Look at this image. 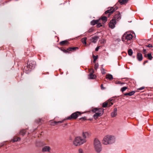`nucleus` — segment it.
<instances>
[{
	"label": "nucleus",
	"mask_w": 153,
	"mask_h": 153,
	"mask_svg": "<svg viewBox=\"0 0 153 153\" xmlns=\"http://www.w3.org/2000/svg\"><path fill=\"white\" fill-rule=\"evenodd\" d=\"M115 141V138L114 136L108 135L105 136L102 140V143L104 145H107L114 143Z\"/></svg>",
	"instance_id": "f257e3e1"
},
{
	"label": "nucleus",
	"mask_w": 153,
	"mask_h": 153,
	"mask_svg": "<svg viewBox=\"0 0 153 153\" xmlns=\"http://www.w3.org/2000/svg\"><path fill=\"white\" fill-rule=\"evenodd\" d=\"M133 35L129 33H126L122 36V40L128 45L131 43L133 38Z\"/></svg>",
	"instance_id": "f03ea898"
},
{
	"label": "nucleus",
	"mask_w": 153,
	"mask_h": 153,
	"mask_svg": "<svg viewBox=\"0 0 153 153\" xmlns=\"http://www.w3.org/2000/svg\"><path fill=\"white\" fill-rule=\"evenodd\" d=\"M85 143V140L80 136L76 137L73 141V144L75 146H80Z\"/></svg>",
	"instance_id": "7ed1b4c3"
},
{
	"label": "nucleus",
	"mask_w": 153,
	"mask_h": 153,
	"mask_svg": "<svg viewBox=\"0 0 153 153\" xmlns=\"http://www.w3.org/2000/svg\"><path fill=\"white\" fill-rule=\"evenodd\" d=\"M95 149L97 152H100L102 150L101 144L100 141L97 139H95L94 141Z\"/></svg>",
	"instance_id": "20e7f679"
},
{
	"label": "nucleus",
	"mask_w": 153,
	"mask_h": 153,
	"mask_svg": "<svg viewBox=\"0 0 153 153\" xmlns=\"http://www.w3.org/2000/svg\"><path fill=\"white\" fill-rule=\"evenodd\" d=\"M93 111L95 113L94 115V119H97L98 117L101 116L103 113L104 109L102 108L97 109L95 108L93 110Z\"/></svg>",
	"instance_id": "39448f33"
},
{
	"label": "nucleus",
	"mask_w": 153,
	"mask_h": 153,
	"mask_svg": "<svg viewBox=\"0 0 153 153\" xmlns=\"http://www.w3.org/2000/svg\"><path fill=\"white\" fill-rule=\"evenodd\" d=\"M35 66V62L32 61H29L27 63L26 66L25 67V70L26 71V73H28L32 69L34 68Z\"/></svg>",
	"instance_id": "423d86ee"
},
{
	"label": "nucleus",
	"mask_w": 153,
	"mask_h": 153,
	"mask_svg": "<svg viewBox=\"0 0 153 153\" xmlns=\"http://www.w3.org/2000/svg\"><path fill=\"white\" fill-rule=\"evenodd\" d=\"M91 135V133L88 131H83L82 132V139L85 140V142L86 143L87 140L86 139L89 138Z\"/></svg>",
	"instance_id": "0eeeda50"
},
{
	"label": "nucleus",
	"mask_w": 153,
	"mask_h": 153,
	"mask_svg": "<svg viewBox=\"0 0 153 153\" xmlns=\"http://www.w3.org/2000/svg\"><path fill=\"white\" fill-rule=\"evenodd\" d=\"M81 114V113L79 111H76L72 114L71 115L68 117L67 119L68 120H71L72 119H75L76 118L78 117Z\"/></svg>",
	"instance_id": "6e6552de"
},
{
	"label": "nucleus",
	"mask_w": 153,
	"mask_h": 153,
	"mask_svg": "<svg viewBox=\"0 0 153 153\" xmlns=\"http://www.w3.org/2000/svg\"><path fill=\"white\" fill-rule=\"evenodd\" d=\"M90 73L88 76V78L90 79H94L96 77V76L93 74L94 71L93 69H91L89 71Z\"/></svg>",
	"instance_id": "1a4fd4ad"
},
{
	"label": "nucleus",
	"mask_w": 153,
	"mask_h": 153,
	"mask_svg": "<svg viewBox=\"0 0 153 153\" xmlns=\"http://www.w3.org/2000/svg\"><path fill=\"white\" fill-rule=\"evenodd\" d=\"M117 9V8L115 9V8H114L113 7H111L110 9L106 11L105 13V14L109 13L108 16H109L113 12H114L115 11H116Z\"/></svg>",
	"instance_id": "9d476101"
},
{
	"label": "nucleus",
	"mask_w": 153,
	"mask_h": 153,
	"mask_svg": "<svg viewBox=\"0 0 153 153\" xmlns=\"http://www.w3.org/2000/svg\"><path fill=\"white\" fill-rule=\"evenodd\" d=\"M116 24V22L114 19H112L109 24V27L112 28H114L115 27Z\"/></svg>",
	"instance_id": "9b49d317"
},
{
	"label": "nucleus",
	"mask_w": 153,
	"mask_h": 153,
	"mask_svg": "<svg viewBox=\"0 0 153 153\" xmlns=\"http://www.w3.org/2000/svg\"><path fill=\"white\" fill-rule=\"evenodd\" d=\"M51 148L48 146H45L42 149V151L43 152H51Z\"/></svg>",
	"instance_id": "f8f14e48"
},
{
	"label": "nucleus",
	"mask_w": 153,
	"mask_h": 153,
	"mask_svg": "<svg viewBox=\"0 0 153 153\" xmlns=\"http://www.w3.org/2000/svg\"><path fill=\"white\" fill-rule=\"evenodd\" d=\"M64 120L60 121H56L53 120H51L50 121V125L52 126H54L57 123H63Z\"/></svg>",
	"instance_id": "ddd939ff"
},
{
	"label": "nucleus",
	"mask_w": 153,
	"mask_h": 153,
	"mask_svg": "<svg viewBox=\"0 0 153 153\" xmlns=\"http://www.w3.org/2000/svg\"><path fill=\"white\" fill-rule=\"evenodd\" d=\"M121 19V14L119 12L115 14L114 16V19L115 21L116 20L117 21H119Z\"/></svg>",
	"instance_id": "4468645a"
},
{
	"label": "nucleus",
	"mask_w": 153,
	"mask_h": 153,
	"mask_svg": "<svg viewBox=\"0 0 153 153\" xmlns=\"http://www.w3.org/2000/svg\"><path fill=\"white\" fill-rule=\"evenodd\" d=\"M117 108H116L114 109V111L111 113V117H114L117 116Z\"/></svg>",
	"instance_id": "2eb2a0df"
},
{
	"label": "nucleus",
	"mask_w": 153,
	"mask_h": 153,
	"mask_svg": "<svg viewBox=\"0 0 153 153\" xmlns=\"http://www.w3.org/2000/svg\"><path fill=\"white\" fill-rule=\"evenodd\" d=\"M137 58L139 61H142L143 59L142 54L140 53H137Z\"/></svg>",
	"instance_id": "dca6fc26"
},
{
	"label": "nucleus",
	"mask_w": 153,
	"mask_h": 153,
	"mask_svg": "<svg viewBox=\"0 0 153 153\" xmlns=\"http://www.w3.org/2000/svg\"><path fill=\"white\" fill-rule=\"evenodd\" d=\"M99 39L98 36H94L92 37L91 39V41L92 42L95 43Z\"/></svg>",
	"instance_id": "f3484780"
},
{
	"label": "nucleus",
	"mask_w": 153,
	"mask_h": 153,
	"mask_svg": "<svg viewBox=\"0 0 153 153\" xmlns=\"http://www.w3.org/2000/svg\"><path fill=\"white\" fill-rule=\"evenodd\" d=\"M100 19L97 20H93L91 22V25H94L96 24H97V23H98L99 22H100Z\"/></svg>",
	"instance_id": "a211bd4d"
},
{
	"label": "nucleus",
	"mask_w": 153,
	"mask_h": 153,
	"mask_svg": "<svg viewBox=\"0 0 153 153\" xmlns=\"http://www.w3.org/2000/svg\"><path fill=\"white\" fill-rule=\"evenodd\" d=\"M100 19H101L100 22H102V23L103 24L106 22L107 21V17L106 16H103Z\"/></svg>",
	"instance_id": "6ab92c4d"
},
{
	"label": "nucleus",
	"mask_w": 153,
	"mask_h": 153,
	"mask_svg": "<svg viewBox=\"0 0 153 153\" xmlns=\"http://www.w3.org/2000/svg\"><path fill=\"white\" fill-rule=\"evenodd\" d=\"M106 79L111 80L113 79L112 76L110 74H107L106 76Z\"/></svg>",
	"instance_id": "aec40b11"
},
{
	"label": "nucleus",
	"mask_w": 153,
	"mask_h": 153,
	"mask_svg": "<svg viewBox=\"0 0 153 153\" xmlns=\"http://www.w3.org/2000/svg\"><path fill=\"white\" fill-rule=\"evenodd\" d=\"M135 93V91H132L128 93H126L124 94L125 96H131L133 95Z\"/></svg>",
	"instance_id": "412c9836"
},
{
	"label": "nucleus",
	"mask_w": 153,
	"mask_h": 153,
	"mask_svg": "<svg viewBox=\"0 0 153 153\" xmlns=\"http://www.w3.org/2000/svg\"><path fill=\"white\" fill-rule=\"evenodd\" d=\"M78 49V48L77 47H74L73 48H69L67 49L68 51H72L76 50V49Z\"/></svg>",
	"instance_id": "4be33fe9"
},
{
	"label": "nucleus",
	"mask_w": 153,
	"mask_h": 153,
	"mask_svg": "<svg viewBox=\"0 0 153 153\" xmlns=\"http://www.w3.org/2000/svg\"><path fill=\"white\" fill-rule=\"evenodd\" d=\"M68 43V42L66 40L62 41L60 42L61 45L63 46Z\"/></svg>",
	"instance_id": "5701e85b"
},
{
	"label": "nucleus",
	"mask_w": 153,
	"mask_h": 153,
	"mask_svg": "<svg viewBox=\"0 0 153 153\" xmlns=\"http://www.w3.org/2000/svg\"><path fill=\"white\" fill-rule=\"evenodd\" d=\"M128 0H120L119 1V2L121 4H123L126 3Z\"/></svg>",
	"instance_id": "b1692460"
},
{
	"label": "nucleus",
	"mask_w": 153,
	"mask_h": 153,
	"mask_svg": "<svg viewBox=\"0 0 153 153\" xmlns=\"http://www.w3.org/2000/svg\"><path fill=\"white\" fill-rule=\"evenodd\" d=\"M20 140V138L19 137H14L13 140H11L12 141H13V142H16L19 140Z\"/></svg>",
	"instance_id": "393cba45"
},
{
	"label": "nucleus",
	"mask_w": 153,
	"mask_h": 153,
	"mask_svg": "<svg viewBox=\"0 0 153 153\" xmlns=\"http://www.w3.org/2000/svg\"><path fill=\"white\" fill-rule=\"evenodd\" d=\"M86 40L87 38L86 37H84L82 38L81 39L82 42L83 44L86 45Z\"/></svg>",
	"instance_id": "a878e982"
},
{
	"label": "nucleus",
	"mask_w": 153,
	"mask_h": 153,
	"mask_svg": "<svg viewBox=\"0 0 153 153\" xmlns=\"http://www.w3.org/2000/svg\"><path fill=\"white\" fill-rule=\"evenodd\" d=\"M147 57L149 59L151 60L152 59V56L151 54V53H148V54H147ZM145 56H146V54L145 55Z\"/></svg>",
	"instance_id": "bb28decb"
},
{
	"label": "nucleus",
	"mask_w": 153,
	"mask_h": 153,
	"mask_svg": "<svg viewBox=\"0 0 153 153\" xmlns=\"http://www.w3.org/2000/svg\"><path fill=\"white\" fill-rule=\"evenodd\" d=\"M25 130H22L20 131V134L23 136L25 134Z\"/></svg>",
	"instance_id": "cd10ccee"
},
{
	"label": "nucleus",
	"mask_w": 153,
	"mask_h": 153,
	"mask_svg": "<svg viewBox=\"0 0 153 153\" xmlns=\"http://www.w3.org/2000/svg\"><path fill=\"white\" fill-rule=\"evenodd\" d=\"M108 105V102H105L102 104V107L103 108H106Z\"/></svg>",
	"instance_id": "c85d7f7f"
},
{
	"label": "nucleus",
	"mask_w": 153,
	"mask_h": 153,
	"mask_svg": "<svg viewBox=\"0 0 153 153\" xmlns=\"http://www.w3.org/2000/svg\"><path fill=\"white\" fill-rule=\"evenodd\" d=\"M128 54L129 55L131 56L133 54V51L131 49H129L128 51Z\"/></svg>",
	"instance_id": "c756f323"
},
{
	"label": "nucleus",
	"mask_w": 153,
	"mask_h": 153,
	"mask_svg": "<svg viewBox=\"0 0 153 153\" xmlns=\"http://www.w3.org/2000/svg\"><path fill=\"white\" fill-rule=\"evenodd\" d=\"M127 89V87H123V88H122L121 89V91H122V92H124L125 91L126 89Z\"/></svg>",
	"instance_id": "7c9ffc66"
},
{
	"label": "nucleus",
	"mask_w": 153,
	"mask_h": 153,
	"mask_svg": "<svg viewBox=\"0 0 153 153\" xmlns=\"http://www.w3.org/2000/svg\"><path fill=\"white\" fill-rule=\"evenodd\" d=\"M101 71L102 73V74H104L106 73L105 70L103 68H102L101 69Z\"/></svg>",
	"instance_id": "2f4dec72"
},
{
	"label": "nucleus",
	"mask_w": 153,
	"mask_h": 153,
	"mask_svg": "<svg viewBox=\"0 0 153 153\" xmlns=\"http://www.w3.org/2000/svg\"><path fill=\"white\" fill-rule=\"evenodd\" d=\"M93 57L94 58V61L93 62L94 63L95 62L96 60H97V59L98 58V56H95L94 55H93Z\"/></svg>",
	"instance_id": "473e14b6"
},
{
	"label": "nucleus",
	"mask_w": 153,
	"mask_h": 153,
	"mask_svg": "<svg viewBox=\"0 0 153 153\" xmlns=\"http://www.w3.org/2000/svg\"><path fill=\"white\" fill-rule=\"evenodd\" d=\"M111 100H108V105L109 107L111 106L113 104V102H111Z\"/></svg>",
	"instance_id": "72a5a7b5"
},
{
	"label": "nucleus",
	"mask_w": 153,
	"mask_h": 153,
	"mask_svg": "<svg viewBox=\"0 0 153 153\" xmlns=\"http://www.w3.org/2000/svg\"><path fill=\"white\" fill-rule=\"evenodd\" d=\"M101 22H99L98 23H97V27H99L102 26V23Z\"/></svg>",
	"instance_id": "f704fd0d"
},
{
	"label": "nucleus",
	"mask_w": 153,
	"mask_h": 153,
	"mask_svg": "<svg viewBox=\"0 0 153 153\" xmlns=\"http://www.w3.org/2000/svg\"><path fill=\"white\" fill-rule=\"evenodd\" d=\"M99 66V65L98 63H96L95 65L94 69L95 70H97Z\"/></svg>",
	"instance_id": "c9c22d12"
},
{
	"label": "nucleus",
	"mask_w": 153,
	"mask_h": 153,
	"mask_svg": "<svg viewBox=\"0 0 153 153\" xmlns=\"http://www.w3.org/2000/svg\"><path fill=\"white\" fill-rule=\"evenodd\" d=\"M78 152L79 153H82L84 152L82 149H79Z\"/></svg>",
	"instance_id": "e433bc0d"
},
{
	"label": "nucleus",
	"mask_w": 153,
	"mask_h": 153,
	"mask_svg": "<svg viewBox=\"0 0 153 153\" xmlns=\"http://www.w3.org/2000/svg\"><path fill=\"white\" fill-rule=\"evenodd\" d=\"M100 46H98L97 47L96 49H95V51H98L99 48H100Z\"/></svg>",
	"instance_id": "4c0bfd02"
},
{
	"label": "nucleus",
	"mask_w": 153,
	"mask_h": 153,
	"mask_svg": "<svg viewBox=\"0 0 153 153\" xmlns=\"http://www.w3.org/2000/svg\"><path fill=\"white\" fill-rule=\"evenodd\" d=\"M61 50L65 53H66L68 52L65 49H61Z\"/></svg>",
	"instance_id": "58836bf2"
},
{
	"label": "nucleus",
	"mask_w": 153,
	"mask_h": 153,
	"mask_svg": "<svg viewBox=\"0 0 153 153\" xmlns=\"http://www.w3.org/2000/svg\"><path fill=\"white\" fill-rule=\"evenodd\" d=\"M144 88V87H141V88H138V89L140 90H141L143 89Z\"/></svg>",
	"instance_id": "ea45409f"
},
{
	"label": "nucleus",
	"mask_w": 153,
	"mask_h": 153,
	"mask_svg": "<svg viewBox=\"0 0 153 153\" xmlns=\"http://www.w3.org/2000/svg\"><path fill=\"white\" fill-rule=\"evenodd\" d=\"M147 46L149 47H152V45H151V44H149L148 46Z\"/></svg>",
	"instance_id": "a19ab883"
},
{
	"label": "nucleus",
	"mask_w": 153,
	"mask_h": 153,
	"mask_svg": "<svg viewBox=\"0 0 153 153\" xmlns=\"http://www.w3.org/2000/svg\"><path fill=\"white\" fill-rule=\"evenodd\" d=\"M101 88L102 89H103L104 88L103 87V85L102 84L101 85Z\"/></svg>",
	"instance_id": "79ce46f5"
},
{
	"label": "nucleus",
	"mask_w": 153,
	"mask_h": 153,
	"mask_svg": "<svg viewBox=\"0 0 153 153\" xmlns=\"http://www.w3.org/2000/svg\"><path fill=\"white\" fill-rule=\"evenodd\" d=\"M148 62V61H146L144 62V64H145V63Z\"/></svg>",
	"instance_id": "37998d69"
},
{
	"label": "nucleus",
	"mask_w": 153,
	"mask_h": 153,
	"mask_svg": "<svg viewBox=\"0 0 153 153\" xmlns=\"http://www.w3.org/2000/svg\"><path fill=\"white\" fill-rule=\"evenodd\" d=\"M144 52H145L146 51V50L145 49H143Z\"/></svg>",
	"instance_id": "c03bdc74"
},
{
	"label": "nucleus",
	"mask_w": 153,
	"mask_h": 153,
	"mask_svg": "<svg viewBox=\"0 0 153 153\" xmlns=\"http://www.w3.org/2000/svg\"><path fill=\"white\" fill-rule=\"evenodd\" d=\"M91 30H88V32H91Z\"/></svg>",
	"instance_id": "a18cd8bd"
},
{
	"label": "nucleus",
	"mask_w": 153,
	"mask_h": 153,
	"mask_svg": "<svg viewBox=\"0 0 153 153\" xmlns=\"http://www.w3.org/2000/svg\"><path fill=\"white\" fill-rule=\"evenodd\" d=\"M85 117H84V118H83V119H85Z\"/></svg>",
	"instance_id": "49530a36"
},
{
	"label": "nucleus",
	"mask_w": 153,
	"mask_h": 153,
	"mask_svg": "<svg viewBox=\"0 0 153 153\" xmlns=\"http://www.w3.org/2000/svg\"><path fill=\"white\" fill-rule=\"evenodd\" d=\"M133 58H135V56H133Z\"/></svg>",
	"instance_id": "de8ad7c7"
},
{
	"label": "nucleus",
	"mask_w": 153,
	"mask_h": 153,
	"mask_svg": "<svg viewBox=\"0 0 153 153\" xmlns=\"http://www.w3.org/2000/svg\"><path fill=\"white\" fill-rule=\"evenodd\" d=\"M153 1V0H152Z\"/></svg>",
	"instance_id": "09e8293b"
}]
</instances>
